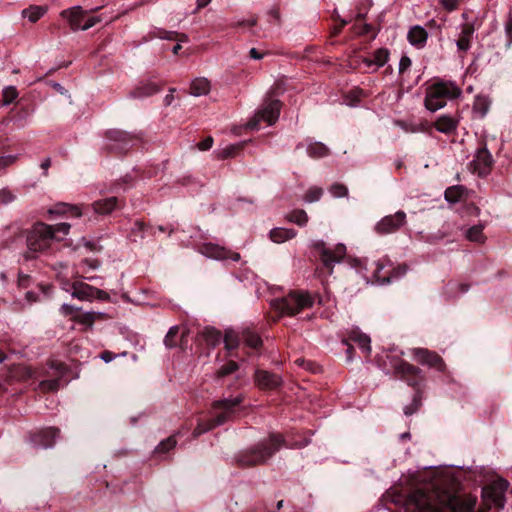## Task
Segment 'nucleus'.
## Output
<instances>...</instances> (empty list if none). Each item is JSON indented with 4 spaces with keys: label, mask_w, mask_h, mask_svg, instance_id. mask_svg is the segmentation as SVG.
<instances>
[{
    "label": "nucleus",
    "mask_w": 512,
    "mask_h": 512,
    "mask_svg": "<svg viewBox=\"0 0 512 512\" xmlns=\"http://www.w3.org/2000/svg\"><path fill=\"white\" fill-rule=\"evenodd\" d=\"M2 94H3L2 102H3V105H5V106L11 104L18 97V92H17L16 88L13 86L6 87L3 90Z\"/></svg>",
    "instance_id": "nucleus-39"
},
{
    "label": "nucleus",
    "mask_w": 512,
    "mask_h": 512,
    "mask_svg": "<svg viewBox=\"0 0 512 512\" xmlns=\"http://www.w3.org/2000/svg\"><path fill=\"white\" fill-rule=\"evenodd\" d=\"M484 225L477 224L466 230L465 237L467 240L476 243H484L486 240L485 235L483 234Z\"/></svg>",
    "instance_id": "nucleus-28"
},
{
    "label": "nucleus",
    "mask_w": 512,
    "mask_h": 512,
    "mask_svg": "<svg viewBox=\"0 0 512 512\" xmlns=\"http://www.w3.org/2000/svg\"><path fill=\"white\" fill-rule=\"evenodd\" d=\"M237 369V364L235 362H230L224 367H222L219 371L220 376H225L230 373H233Z\"/></svg>",
    "instance_id": "nucleus-52"
},
{
    "label": "nucleus",
    "mask_w": 512,
    "mask_h": 512,
    "mask_svg": "<svg viewBox=\"0 0 512 512\" xmlns=\"http://www.w3.org/2000/svg\"><path fill=\"white\" fill-rule=\"evenodd\" d=\"M178 332V326H173L169 329L164 339V344L167 348H173L177 345L176 337L178 335Z\"/></svg>",
    "instance_id": "nucleus-38"
},
{
    "label": "nucleus",
    "mask_w": 512,
    "mask_h": 512,
    "mask_svg": "<svg viewBox=\"0 0 512 512\" xmlns=\"http://www.w3.org/2000/svg\"><path fill=\"white\" fill-rule=\"evenodd\" d=\"M411 353L413 359L418 363L426 364L439 370L442 369V360L436 353L430 352L424 348H414L411 350Z\"/></svg>",
    "instance_id": "nucleus-14"
},
{
    "label": "nucleus",
    "mask_w": 512,
    "mask_h": 512,
    "mask_svg": "<svg viewBox=\"0 0 512 512\" xmlns=\"http://www.w3.org/2000/svg\"><path fill=\"white\" fill-rule=\"evenodd\" d=\"M159 91V88L156 84L149 82L146 84H142L135 88L131 92V96L134 98L147 97L151 96Z\"/></svg>",
    "instance_id": "nucleus-29"
},
{
    "label": "nucleus",
    "mask_w": 512,
    "mask_h": 512,
    "mask_svg": "<svg viewBox=\"0 0 512 512\" xmlns=\"http://www.w3.org/2000/svg\"><path fill=\"white\" fill-rule=\"evenodd\" d=\"M461 90L452 82H437L430 85L426 90L425 107L435 112L443 108L448 99L457 98Z\"/></svg>",
    "instance_id": "nucleus-3"
},
{
    "label": "nucleus",
    "mask_w": 512,
    "mask_h": 512,
    "mask_svg": "<svg viewBox=\"0 0 512 512\" xmlns=\"http://www.w3.org/2000/svg\"><path fill=\"white\" fill-rule=\"evenodd\" d=\"M72 297L81 301H91L95 298L96 293H101L100 289L92 287L83 282H74L70 284V291Z\"/></svg>",
    "instance_id": "nucleus-13"
},
{
    "label": "nucleus",
    "mask_w": 512,
    "mask_h": 512,
    "mask_svg": "<svg viewBox=\"0 0 512 512\" xmlns=\"http://www.w3.org/2000/svg\"><path fill=\"white\" fill-rule=\"evenodd\" d=\"M351 339L358 345V347L365 354L369 355L371 352V340L370 337L366 334H363L359 331H353L351 333Z\"/></svg>",
    "instance_id": "nucleus-27"
},
{
    "label": "nucleus",
    "mask_w": 512,
    "mask_h": 512,
    "mask_svg": "<svg viewBox=\"0 0 512 512\" xmlns=\"http://www.w3.org/2000/svg\"><path fill=\"white\" fill-rule=\"evenodd\" d=\"M255 381L257 385L264 389H274L281 384V378L264 370L256 372Z\"/></svg>",
    "instance_id": "nucleus-17"
},
{
    "label": "nucleus",
    "mask_w": 512,
    "mask_h": 512,
    "mask_svg": "<svg viewBox=\"0 0 512 512\" xmlns=\"http://www.w3.org/2000/svg\"><path fill=\"white\" fill-rule=\"evenodd\" d=\"M59 430L56 428H47L35 435L33 441L39 448H50L53 446L55 438L58 436Z\"/></svg>",
    "instance_id": "nucleus-18"
},
{
    "label": "nucleus",
    "mask_w": 512,
    "mask_h": 512,
    "mask_svg": "<svg viewBox=\"0 0 512 512\" xmlns=\"http://www.w3.org/2000/svg\"><path fill=\"white\" fill-rule=\"evenodd\" d=\"M103 315L104 313L102 312L89 311L77 314L73 316V319L76 320L78 323L87 326L88 328H92L93 323Z\"/></svg>",
    "instance_id": "nucleus-26"
},
{
    "label": "nucleus",
    "mask_w": 512,
    "mask_h": 512,
    "mask_svg": "<svg viewBox=\"0 0 512 512\" xmlns=\"http://www.w3.org/2000/svg\"><path fill=\"white\" fill-rule=\"evenodd\" d=\"M329 191L335 198L344 197L348 194V189L341 184L332 185Z\"/></svg>",
    "instance_id": "nucleus-46"
},
{
    "label": "nucleus",
    "mask_w": 512,
    "mask_h": 512,
    "mask_svg": "<svg viewBox=\"0 0 512 512\" xmlns=\"http://www.w3.org/2000/svg\"><path fill=\"white\" fill-rule=\"evenodd\" d=\"M106 137L110 144L108 145L111 149H122L125 147L126 143L129 140V136L127 133L120 130H109L106 133Z\"/></svg>",
    "instance_id": "nucleus-19"
},
{
    "label": "nucleus",
    "mask_w": 512,
    "mask_h": 512,
    "mask_svg": "<svg viewBox=\"0 0 512 512\" xmlns=\"http://www.w3.org/2000/svg\"><path fill=\"white\" fill-rule=\"evenodd\" d=\"M400 372L403 374H417L419 372V369L412 366L409 363H402L400 365Z\"/></svg>",
    "instance_id": "nucleus-51"
},
{
    "label": "nucleus",
    "mask_w": 512,
    "mask_h": 512,
    "mask_svg": "<svg viewBox=\"0 0 512 512\" xmlns=\"http://www.w3.org/2000/svg\"><path fill=\"white\" fill-rule=\"evenodd\" d=\"M238 149H239L238 145H235V144L227 145L224 148L219 149L215 152L216 157L218 159H226V158L232 157L235 155V153L237 152Z\"/></svg>",
    "instance_id": "nucleus-37"
},
{
    "label": "nucleus",
    "mask_w": 512,
    "mask_h": 512,
    "mask_svg": "<svg viewBox=\"0 0 512 512\" xmlns=\"http://www.w3.org/2000/svg\"><path fill=\"white\" fill-rule=\"evenodd\" d=\"M249 54H250V57L255 60H259V59L263 58V54L259 53L256 48H251L249 51Z\"/></svg>",
    "instance_id": "nucleus-61"
},
{
    "label": "nucleus",
    "mask_w": 512,
    "mask_h": 512,
    "mask_svg": "<svg viewBox=\"0 0 512 512\" xmlns=\"http://www.w3.org/2000/svg\"><path fill=\"white\" fill-rule=\"evenodd\" d=\"M463 195V188L461 186H453L445 191V199L450 203L458 202Z\"/></svg>",
    "instance_id": "nucleus-35"
},
{
    "label": "nucleus",
    "mask_w": 512,
    "mask_h": 512,
    "mask_svg": "<svg viewBox=\"0 0 512 512\" xmlns=\"http://www.w3.org/2000/svg\"><path fill=\"white\" fill-rule=\"evenodd\" d=\"M241 401L240 397H235L216 402L214 410L217 412V415L212 420L198 423L197 428L194 430V435H201L216 426L224 424L231 417L234 407L240 404Z\"/></svg>",
    "instance_id": "nucleus-5"
},
{
    "label": "nucleus",
    "mask_w": 512,
    "mask_h": 512,
    "mask_svg": "<svg viewBox=\"0 0 512 512\" xmlns=\"http://www.w3.org/2000/svg\"><path fill=\"white\" fill-rule=\"evenodd\" d=\"M103 19L101 16H93V15H89L87 12H86V18H85V21L83 23V26H82V30L85 31V30H88L90 29L91 27L95 26L97 23L101 22Z\"/></svg>",
    "instance_id": "nucleus-45"
},
{
    "label": "nucleus",
    "mask_w": 512,
    "mask_h": 512,
    "mask_svg": "<svg viewBox=\"0 0 512 512\" xmlns=\"http://www.w3.org/2000/svg\"><path fill=\"white\" fill-rule=\"evenodd\" d=\"M460 0H441V4L448 11H453L457 8Z\"/></svg>",
    "instance_id": "nucleus-56"
},
{
    "label": "nucleus",
    "mask_w": 512,
    "mask_h": 512,
    "mask_svg": "<svg viewBox=\"0 0 512 512\" xmlns=\"http://www.w3.org/2000/svg\"><path fill=\"white\" fill-rule=\"evenodd\" d=\"M457 127V121L450 116H440L435 122V128L437 131L445 134H450L455 131Z\"/></svg>",
    "instance_id": "nucleus-25"
},
{
    "label": "nucleus",
    "mask_w": 512,
    "mask_h": 512,
    "mask_svg": "<svg viewBox=\"0 0 512 512\" xmlns=\"http://www.w3.org/2000/svg\"><path fill=\"white\" fill-rule=\"evenodd\" d=\"M307 153L310 157L318 159L328 155V148L320 142L310 143L307 146Z\"/></svg>",
    "instance_id": "nucleus-32"
},
{
    "label": "nucleus",
    "mask_w": 512,
    "mask_h": 512,
    "mask_svg": "<svg viewBox=\"0 0 512 512\" xmlns=\"http://www.w3.org/2000/svg\"><path fill=\"white\" fill-rule=\"evenodd\" d=\"M411 66V60L409 57L404 56L400 59L399 62V71L404 72Z\"/></svg>",
    "instance_id": "nucleus-57"
},
{
    "label": "nucleus",
    "mask_w": 512,
    "mask_h": 512,
    "mask_svg": "<svg viewBox=\"0 0 512 512\" xmlns=\"http://www.w3.org/2000/svg\"><path fill=\"white\" fill-rule=\"evenodd\" d=\"M509 483L502 478L493 481L482 490V500L484 508L488 510H500L505 505L504 493L508 489Z\"/></svg>",
    "instance_id": "nucleus-7"
},
{
    "label": "nucleus",
    "mask_w": 512,
    "mask_h": 512,
    "mask_svg": "<svg viewBox=\"0 0 512 512\" xmlns=\"http://www.w3.org/2000/svg\"><path fill=\"white\" fill-rule=\"evenodd\" d=\"M211 86L208 79L204 77L195 78L190 85V94L194 97L207 95L210 92Z\"/></svg>",
    "instance_id": "nucleus-23"
},
{
    "label": "nucleus",
    "mask_w": 512,
    "mask_h": 512,
    "mask_svg": "<svg viewBox=\"0 0 512 512\" xmlns=\"http://www.w3.org/2000/svg\"><path fill=\"white\" fill-rule=\"evenodd\" d=\"M42 390L55 391L59 387V380H47L40 383Z\"/></svg>",
    "instance_id": "nucleus-50"
},
{
    "label": "nucleus",
    "mask_w": 512,
    "mask_h": 512,
    "mask_svg": "<svg viewBox=\"0 0 512 512\" xmlns=\"http://www.w3.org/2000/svg\"><path fill=\"white\" fill-rule=\"evenodd\" d=\"M176 445V440L173 437L166 439L161 442L156 448L157 452H166L172 449Z\"/></svg>",
    "instance_id": "nucleus-47"
},
{
    "label": "nucleus",
    "mask_w": 512,
    "mask_h": 512,
    "mask_svg": "<svg viewBox=\"0 0 512 512\" xmlns=\"http://www.w3.org/2000/svg\"><path fill=\"white\" fill-rule=\"evenodd\" d=\"M115 355L112 353V352H109V351H105L101 354L100 358L105 362V363H109L111 362L112 360L115 359Z\"/></svg>",
    "instance_id": "nucleus-59"
},
{
    "label": "nucleus",
    "mask_w": 512,
    "mask_h": 512,
    "mask_svg": "<svg viewBox=\"0 0 512 512\" xmlns=\"http://www.w3.org/2000/svg\"><path fill=\"white\" fill-rule=\"evenodd\" d=\"M70 228L71 225L66 222L56 225L35 224L27 239L29 250L33 252L47 251L52 241H63L69 234Z\"/></svg>",
    "instance_id": "nucleus-2"
},
{
    "label": "nucleus",
    "mask_w": 512,
    "mask_h": 512,
    "mask_svg": "<svg viewBox=\"0 0 512 512\" xmlns=\"http://www.w3.org/2000/svg\"><path fill=\"white\" fill-rule=\"evenodd\" d=\"M280 113V103L278 100H270L264 104L262 109H259L253 118L247 123V128L258 129L260 122L264 121L268 125H273Z\"/></svg>",
    "instance_id": "nucleus-8"
},
{
    "label": "nucleus",
    "mask_w": 512,
    "mask_h": 512,
    "mask_svg": "<svg viewBox=\"0 0 512 512\" xmlns=\"http://www.w3.org/2000/svg\"><path fill=\"white\" fill-rule=\"evenodd\" d=\"M504 32L506 37V47H511L512 45V14H509L507 20L504 24Z\"/></svg>",
    "instance_id": "nucleus-43"
},
{
    "label": "nucleus",
    "mask_w": 512,
    "mask_h": 512,
    "mask_svg": "<svg viewBox=\"0 0 512 512\" xmlns=\"http://www.w3.org/2000/svg\"><path fill=\"white\" fill-rule=\"evenodd\" d=\"M79 308L74 307L73 305L63 304L60 308V312L64 316L73 315L74 312H77Z\"/></svg>",
    "instance_id": "nucleus-54"
},
{
    "label": "nucleus",
    "mask_w": 512,
    "mask_h": 512,
    "mask_svg": "<svg viewBox=\"0 0 512 512\" xmlns=\"http://www.w3.org/2000/svg\"><path fill=\"white\" fill-rule=\"evenodd\" d=\"M406 223V214L403 211H397L394 215L383 217L375 226L379 234H389L397 231Z\"/></svg>",
    "instance_id": "nucleus-10"
},
{
    "label": "nucleus",
    "mask_w": 512,
    "mask_h": 512,
    "mask_svg": "<svg viewBox=\"0 0 512 512\" xmlns=\"http://www.w3.org/2000/svg\"><path fill=\"white\" fill-rule=\"evenodd\" d=\"M47 12L45 6H30L22 11V16L32 23L38 21Z\"/></svg>",
    "instance_id": "nucleus-30"
},
{
    "label": "nucleus",
    "mask_w": 512,
    "mask_h": 512,
    "mask_svg": "<svg viewBox=\"0 0 512 512\" xmlns=\"http://www.w3.org/2000/svg\"><path fill=\"white\" fill-rule=\"evenodd\" d=\"M61 16L67 19L73 30H82V26L86 18V11H84L80 6H75L64 10L61 13Z\"/></svg>",
    "instance_id": "nucleus-15"
},
{
    "label": "nucleus",
    "mask_w": 512,
    "mask_h": 512,
    "mask_svg": "<svg viewBox=\"0 0 512 512\" xmlns=\"http://www.w3.org/2000/svg\"><path fill=\"white\" fill-rule=\"evenodd\" d=\"M269 236L274 243L280 244L294 238L296 236V231L293 229L277 227L270 231Z\"/></svg>",
    "instance_id": "nucleus-24"
},
{
    "label": "nucleus",
    "mask_w": 512,
    "mask_h": 512,
    "mask_svg": "<svg viewBox=\"0 0 512 512\" xmlns=\"http://www.w3.org/2000/svg\"><path fill=\"white\" fill-rule=\"evenodd\" d=\"M18 159L17 155L9 154V155H1L0 156V170H4L10 166H12Z\"/></svg>",
    "instance_id": "nucleus-44"
},
{
    "label": "nucleus",
    "mask_w": 512,
    "mask_h": 512,
    "mask_svg": "<svg viewBox=\"0 0 512 512\" xmlns=\"http://www.w3.org/2000/svg\"><path fill=\"white\" fill-rule=\"evenodd\" d=\"M473 30L469 26L463 27L459 39L456 41V45L459 50L467 51L470 48V41L472 38Z\"/></svg>",
    "instance_id": "nucleus-31"
},
{
    "label": "nucleus",
    "mask_w": 512,
    "mask_h": 512,
    "mask_svg": "<svg viewBox=\"0 0 512 512\" xmlns=\"http://www.w3.org/2000/svg\"><path fill=\"white\" fill-rule=\"evenodd\" d=\"M117 206V198L109 197L103 200L95 201L92 208L96 214L106 215L111 213Z\"/></svg>",
    "instance_id": "nucleus-22"
},
{
    "label": "nucleus",
    "mask_w": 512,
    "mask_h": 512,
    "mask_svg": "<svg viewBox=\"0 0 512 512\" xmlns=\"http://www.w3.org/2000/svg\"><path fill=\"white\" fill-rule=\"evenodd\" d=\"M493 159L486 148L477 150L473 160L468 164V169L478 176H486L492 167Z\"/></svg>",
    "instance_id": "nucleus-9"
},
{
    "label": "nucleus",
    "mask_w": 512,
    "mask_h": 512,
    "mask_svg": "<svg viewBox=\"0 0 512 512\" xmlns=\"http://www.w3.org/2000/svg\"><path fill=\"white\" fill-rule=\"evenodd\" d=\"M82 264H83V266H87L88 270H95L100 266V264L97 260H89V259H85L82 262Z\"/></svg>",
    "instance_id": "nucleus-58"
},
{
    "label": "nucleus",
    "mask_w": 512,
    "mask_h": 512,
    "mask_svg": "<svg viewBox=\"0 0 512 512\" xmlns=\"http://www.w3.org/2000/svg\"><path fill=\"white\" fill-rule=\"evenodd\" d=\"M407 37L411 45L423 47L427 41L428 33L423 27L416 25L409 30Z\"/></svg>",
    "instance_id": "nucleus-20"
},
{
    "label": "nucleus",
    "mask_w": 512,
    "mask_h": 512,
    "mask_svg": "<svg viewBox=\"0 0 512 512\" xmlns=\"http://www.w3.org/2000/svg\"><path fill=\"white\" fill-rule=\"evenodd\" d=\"M281 442L280 436H271L268 441L243 452L238 461L243 466L262 464L280 447Z\"/></svg>",
    "instance_id": "nucleus-4"
},
{
    "label": "nucleus",
    "mask_w": 512,
    "mask_h": 512,
    "mask_svg": "<svg viewBox=\"0 0 512 512\" xmlns=\"http://www.w3.org/2000/svg\"><path fill=\"white\" fill-rule=\"evenodd\" d=\"M54 269L56 271L57 278L59 279V281L61 283L62 289L69 292L71 283H70L68 274L65 272V270L67 269V266L63 263H58L54 267Z\"/></svg>",
    "instance_id": "nucleus-33"
},
{
    "label": "nucleus",
    "mask_w": 512,
    "mask_h": 512,
    "mask_svg": "<svg viewBox=\"0 0 512 512\" xmlns=\"http://www.w3.org/2000/svg\"><path fill=\"white\" fill-rule=\"evenodd\" d=\"M316 247L321 250V260L326 267L339 263L346 254L344 244H338L333 250L326 248L323 242L317 243Z\"/></svg>",
    "instance_id": "nucleus-12"
},
{
    "label": "nucleus",
    "mask_w": 512,
    "mask_h": 512,
    "mask_svg": "<svg viewBox=\"0 0 512 512\" xmlns=\"http://www.w3.org/2000/svg\"><path fill=\"white\" fill-rule=\"evenodd\" d=\"M51 165V161L49 158H46L42 163H41V168L46 172L48 170V168L50 167Z\"/></svg>",
    "instance_id": "nucleus-62"
},
{
    "label": "nucleus",
    "mask_w": 512,
    "mask_h": 512,
    "mask_svg": "<svg viewBox=\"0 0 512 512\" xmlns=\"http://www.w3.org/2000/svg\"><path fill=\"white\" fill-rule=\"evenodd\" d=\"M100 292H101V293H96L95 298H99V299H105V298H107V294H106L104 291L100 290Z\"/></svg>",
    "instance_id": "nucleus-64"
},
{
    "label": "nucleus",
    "mask_w": 512,
    "mask_h": 512,
    "mask_svg": "<svg viewBox=\"0 0 512 512\" xmlns=\"http://www.w3.org/2000/svg\"><path fill=\"white\" fill-rule=\"evenodd\" d=\"M419 406H420V402L417 399H414L413 402L411 403V405L406 406L404 408L405 415H407V416L412 415L414 412H416L418 410Z\"/></svg>",
    "instance_id": "nucleus-55"
},
{
    "label": "nucleus",
    "mask_w": 512,
    "mask_h": 512,
    "mask_svg": "<svg viewBox=\"0 0 512 512\" xmlns=\"http://www.w3.org/2000/svg\"><path fill=\"white\" fill-rule=\"evenodd\" d=\"M212 0H196V10L195 12H197L198 10L208 6L210 3H211Z\"/></svg>",
    "instance_id": "nucleus-60"
},
{
    "label": "nucleus",
    "mask_w": 512,
    "mask_h": 512,
    "mask_svg": "<svg viewBox=\"0 0 512 512\" xmlns=\"http://www.w3.org/2000/svg\"><path fill=\"white\" fill-rule=\"evenodd\" d=\"M214 140L212 137H207L200 143H198V149L201 151L209 150L213 146Z\"/></svg>",
    "instance_id": "nucleus-53"
},
{
    "label": "nucleus",
    "mask_w": 512,
    "mask_h": 512,
    "mask_svg": "<svg viewBox=\"0 0 512 512\" xmlns=\"http://www.w3.org/2000/svg\"><path fill=\"white\" fill-rule=\"evenodd\" d=\"M389 52L387 49L381 48L374 52L372 58L364 60V64L367 68H372L373 71L382 67L388 60Z\"/></svg>",
    "instance_id": "nucleus-21"
},
{
    "label": "nucleus",
    "mask_w": 512,
    "mask_h": 512,
    "mask_svg": "<svg viewBox=\"0 0 512 512\" xmlns=\"http://www.w3.org/2000/svg\"><path fill=\"white\" fill-rule=\"evenodd\" d=\"M199 251L202 255L207 258L214 260H226L231 259L233 261L240 260V254L236 252H230L224 247H221L214 243H204L200 246Z\"/></svg>",
    "instance_id": "nucleus-11"
},
{
    "label": "nucleus",
    "mask_w": 512,
    "mask_h": 512,
    "mask_svg": "<svg viewBox=\"0 0 512 512\" xmlns=\"http://www.w3.org/2000/svg\"><path fill=\"white\" fill-rule=\"evenodd\" d=\"M243 340L248 346L252 348H257L261 344L260 337L251 331H246L243 333Z\"/></svg>",
    "instance_id": "nucleus-41"
},
{
    "label": "nucleus",
    "mask_w": 512,
    "mask_h": 512,
    "mask_svg": "<svg viewBox=\"0 0 512 512\" xmlns=\"http://www.w3.org/2000/svg\"><path fill=\"white\" fill-rule=\"evenodd\" d=\"M15 199V195L9 189L0 190V202L8 204Z\"/></svg>",
    "instance_id": "nucleus-49"
},
{
    "label": "nucleus",
    "mask_w": 512,
    "mask_h": 512,
    "mask_svg": "<svg viewBox=\"0 0 512 512\" xmlns=\"http://www.w3.org/2000/svg\"><path fill=\"white\" fill-rule=\"evenodd\" d=\"M374 264H375V269H374L373 273H374L375 277L378 279L377 274L383 269L384 266L382 264H380L379 262H376Z\"/></svg>",
    "instance_id": "nucleus-63"
},
{
    "label": "nucleus",
    "mask_w": 512,
    "mask_h": 512,
    "mask_svg": "<svg viewBox=\"0 0 512 512\" xmlns=\"http://www.w3.org/2000/svg\"><path fill=\"white\" fill-rule=\"evenodd\" d=\"M225 347L228 350H232L238 346L239 338L233 330H226L224 337Z\"/></svg>",
    "instance_id": "nucleus-36"
},
{
    "label": "nucleus",
    "mask_w": 512,
    "mask_h": 512,
    "mask_svg": "<svg viewBox=\"0 0 512 512\" xmlns=\"http://www.w3.org/2000/svg\"><path fill=\"white\" fill-rule=\"evenodd\" d=\"M489 109V102L485 97H477L474 103V110L480 113L481 116H485Z\"/></svg>",
    "instance_id": "nucleus-42"
},
{
    "label": "nucleus",
    "mask_w": 512,
    "mask_h": 512,
    "mask_svg": "<svg viewBox=\"0 0 512 512\" xmlns=\"http://www.w3.org/2000/svg\"><path fill=\"white\" fill-rule=\"evenodd\" d=\"M50 215L55 216H66L71 218H79L82 216V208L77 205H71L67 203L56 204L53 208L48 210Z\"/></svg>",
    "instance_id": "nucleus-16"
},
{
    "label": "nucleus",
    "mask_w": 512,
    "mask_h": 512,
    "mask_svg": "<svg viewBox=\"0 0 512 512\" xmlns=\"http://www.w3.org/2000/svg\"><path fill=\"white\" fill-rule=\"evenodd\" d=\"M322 194L323 190L321 188L312 187L306 192L304 196V201L307 203L317 202L320 200Z\"/></svg>",
    "instance_id": "nucleus-40"
},
{
    "label": "nucleus",
    "mask_w": 512,
    "mask_h": 512,
    "mask_svg": "<svg viewBox=\"0 0 512 512\" xmlns=\"http://www.w3.org/2000/svg\"><path fill=\"white\" fill-rule=\"evenodd\" d=\"M434 478L428 489L433 490L428 495L423 490H415L405 501V512H471L476 504L472 496H456L452 492L442 489L446 478L438 471H432Z\"/></svg>",
    "instance_id": "nucleus-1"
},
{
    "label": "nucleus",
    "mask_w": 512,
    "mask_h": 512,
    "mask_svg": "<svg viewBox=\"0 0 512 512\" xmlns=\"http://www.w3.org/2000/svg\"><path fill=\"white\" fill-rule=\"evenodd\" d=\"M287 220L299 226H305L308 223V215L304 210H293L287 215Z\"/></svg>",
    "instance_id": "nucleus-34"
},
{
    "label": "nucleus",
    "mask_w": 512,
    "mask_h": 512,
    "mask_svg": "<svg viewBox=\"0 0 512 512\" xmlns=\"http://www.w3.org/2000/svg\"><path fill=\"white\" fill-rule=\"evenodd\" d=\"M204 336L206 337L207 341L211 344H216L220 341V333L213 330V329H205Z\"/></svg>",
    "instance_id": "nucleus-48"
},
{
    "label": "nucleus",
    "mask_w": 512,
    "mask_h": 512,
    "mask_svg": "<svg viewBox=\"0 0 512 512\" xmlns=\"http://www.w3.org/2000/svg\"><path fill=\"white\" fill-rule=\"evenodd\" d=\"M274 305L282 314L293 316L301 310L311 307L313 305V298L307 292L295 291L276 300Z\"/></svg>",
    "instance_id": "nucleus-6"
}]
</instances>
